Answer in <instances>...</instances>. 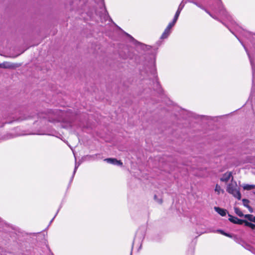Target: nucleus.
<instances>
[{"instance_id":"nucleus-1","label":"nucleus","mask_w":255,"mask_h":255,"mask_svg":"<svg viewBox=\"0 0 255 255\" xmlns=\"http://www.w3.org/2000/svg\"><path fill=\"white\" fill-rule=\"evenodd\" d=\"M218 1L219 14L224 20L228 21L229 23L226 24L220 20V21L237 38L250 59L253 75L251 95L255 96V34L244 29L240 26L223 7L221 0Z\"/></svg>"},{"instance_id":"nucleus-2","label":"nucleus","mask_w":255,"mask_h":255,"mask_svg":"<svg viewBox=\"0 0 255 255\" xmlns=\"http://www.w3.org/2000/svg\"><path fill=\"white\" fill-rule=\"evenodd\" d=\"M141 75H146L147 79L151 80L152 82H155L156 84L159 86V83L157 81V76L156 73V70L155 65V59L152 60L151 65L145 68L144 70H142L140 72Z\"/></svg>"},{"instance_id":"nucleus-3","label":"nucleus","mask_w":255,"mask_h":255,"mask_svg":"<svg viewBox=\"0 0 255 255\" xmlns=\"http://www.w3.org/2000/svg\"><path fill=\"white\" fill-rule=\"evenodd\" d=\"M227 191L238 200L241 199V194L236 182H232L228 185Z\"/></svg>"},{"instance_id":"nucleus-4","label":"nucleus","mask_w":255,"mask_h":255,"mask_svg":"<svg viewBox=\"0 0 255 255\" xmlns=\"http://www.w3.org/2000/svg\"><path fill=\"white\" fill-rule=\"evenodd\" d=\"M104 161H106L107 163L112 164L113 165H116L118 166H122L123 165V163L121 160H118L116 158H108L104 159Z\"/></svg>"},{"instance_id":"nucleus-5","label":"nucleus","mask_w":255,"mask_h":255,"mask_svg":"<svg viewBox=\"0 0 255 255\" xmlns=\"http://www.w3.org/2000/svg\"><path fill=\"white\" fill-rule=\"evenodd\" d=\"M228 216L229 217V220L234 224H238V225H242L244 222H245V220L240 219L238 218L237 217H234L229 214H228Z\"/></svg>"},{"instance_id":"nucleus-6","label":"nucleus","mask_w":255,"mask_h":255,"mask_svg":"<svg viewBox=\"0 0 255 255\" xmlns=\"http://www.w3.org/2000/svg\"><path fill=\"white\" fill-rule=\"evenodd\" d=\"M61 114H63L61 111H56L54 113V119H49V121L50 122H61V119L59 117L60 115H61Z\"/></svg>"},{"instance_id":"nucleus-7","label":"nucleus","mask_w":255,"mask_h":255,"mask_svg":"<svg viewBox=\"0 0 255 255\" xmlns=\"http://www.w3.org/2000/svg\"><path fill=\"white\" fill-rule=\"evenodd\" d=\"M185 3L183 1H182L180 4H179L178 8L177 9V10L176 11L175 15L174 16V19L175 20H177L180 14L181 11H182V9L184 7Z\"/></svg>"},{"instance_id":"nucleus-8","label":"nucleus","mask_w":255,"mask_h":255,"mask_svg":"<svg viewBox=\"0 0 255 255\" xmlns=\"http://www.w3.org/2000/svg\"><path fill=\"white\" fill-rule=\"evenodd\" d=\"M190 2H192L195 4L198 7H200V8L204 10L207 13H208L211 17H212L213 18L218 20V19L217 18V17L213 16L209 11H208L207 9H206L201 4H199V3L194 1H190Z\"/></svg>"},{"instance_id":"nucleus-9","label":"nucleus","mask_w":255,"mask_h":255,"mask_svg":"<svg viewBox=\"0 0 255 255\" xmlns=\"http://www.w3.org/2000/svg\"><path fill=\"white\" fill-rule=\"evenodd\" d=\"M214 210L222 217H224L226 215L227 210L226 209H224L218 207H215Z\"/></svg>"},{"instance_id":"nucleus-10","label":"nucleus","mask_w":255,"mask_h":255,"mask_svg":"<svg viewBox=\"0 0 255 255\" xmlns=\"http://www.w3.org/2000/svg\"><path fill=\"white\" fill-rule=\"evenodd\" d=\"M95 2H96L101 9V11H104L105 12H107V10L106 9V7L105 6L104 0H94Z\"/></svg>"},{"instance_id":"nucleus-11","label":"nucleus","mask_w":255,"mask_h":255,"mask_svg":"<svg viewBox=\"0 0 255 255\" xmlns=\"http://www.w3.org/2000/svg\"><path fill=\"white\" fill-rule=\"evenodd\" d=\"M232 176V172H226L225 173L222 177L220 178L221 181L223 182H227L229 180L231 177Z\"/></svg>"},{"instance_id":"nucleus-12","label":"nucleus","mask_w":255,"mask_h":255,"mask_svg":"<svg viewBox=\"0 0 255 255\" xmlns=\"http://www.w3.org/2000/svg\"><path fill=\"white\" fill-rule=\"evenodd\" d=\"M170 33V30L167 28H165V29L164 30V32H163L162 34L161 35V36L160 37V39H163L167 38L168 37V36L169 35Z\"/></svg>"},{"instance_id":"nucleus-13","label":"nucleus","mask_w":255,"mask_h":255,"mask_svg":"<svg viewBox=\"0 0 255 255\" xmlns=\"http://www.w3.org/2000/svg\"><path fill=\"white\" fill-rule=\"evenodd\" d=\"M12 67L13 66L11 65V64L8 62H3L2 63H0V68H9Z\"/></svg>"},{"instance_id":"nucleus-14","label":"nucleus","mask_w":255,"mask_h":255,"mask_svg":"<svg viewBox=\"0 0 255 255\" xmlns=\"http://www.w3.org/2000/svg\"><path fill=\"white\" fill-rule=\"evenodd\" d=\"M215 191L217 192L218 195H219L221 193H223L224 192V190L222 189L220 186H219L218 184H216L215 188Z\"/></svg>"},{"instance_id":"nucleus-15","label":"nucleus","mask_w":255,"mask_h":255,"mask_svg":"<svg viewBox=\"0 0 255 255\" xmlns=\"http://www.w3.org/2000/svg\"><path fill=\"white\" fill-rule=\"evenodd\" d=\"M243 188L246 190H250L255 188V185H250V184H244L243 186Z\"/></svg>"},{"instance_id":"nucleus-16","label":"nucleus","mask_w":255,"mask_h":255,"mask_svg":"<svg viewBox=\"0 0 255 255\" xmlns=\"http://www.w3.org/2000/svg\"><path fill=\"white\" fill-rule=\"evenodd\" d=\"M234 211L235 213L240 217H244V215L241 211V210L238 207H234Z\"/></svg>"},{"instance_id":"nucleus-17","label":"nucleus","mask_w":255,"mask_h":255,"mask_svg":"<svg viewBox=\"0 0 255 255\" xmlns=\"http://www.w3.org/2000/svg\"><path fill=\"white\" fill-rule=\"evenodd\" d=\"M126 35L129 38L130 41L132 42L134 44L136 45L137 44H139V42H138L137 40H136L132 36H131L130 35L128 34L127 33H125Z\"/></svg>"},{"instance_id":"nucleus-18","label":"nucleus","mask_w":255,"mask_h":255,"mask_svg":"<svg viewBox=\"0 0 255 255\" xmlns=\"http://www.w3.org/2000/svg\"><path fill=\"white\" fill-rule=\"evenodd\" d=\"M176 21H177V20H175L173 18L172 21L170 22L168 24V25H167V26L166 27V28L170 30V29L174 25V24H175Z\"/></svg>"},{"instance_id":"nucleus-19","label":"nucleus","mask_w":255,"mask_h":255,"mask_svg":"<svg viewBox=\"0 0 255 255\" xmlns=\"http://www.w3.org/2000/svg\"><path fill=\"white\" fill-rule=\"evenodd\" d=\"M244 217L245 218L247 219L250 221L253 222V219L255 216H253V215L251 214H247L245 215Z\"/></svg>"},{"instance_id":"nucleus-20","label":"nucleus","mask_w":255,"mask_h":255,"mask_svg":"<svg viewBox=\"0 0 255 255\" xmlns=\"http://www.w3.org/2000/svg\"><path fill=\"white\" fill-rule=\"evenodd\" d=\"M242 201H243V205L246 207H247L249 205V201L248 200V199H243L242 200Z\"/></svg>"},{"instance_id":"nucleus-21","label":"nucleus","mask_w":255,"mask_h":255,"mask_svg":"<svg viewBox=\"0 0 255 255\" xmlns=\"http://www.w3.org/2000/svg\"><path fill=\"white\" fill-rule=\"evenodd\" d=\"M80 165V163H77L76 162L75 163V168H74V171H73V175H72V178H73L76 171H77V168H78L79 166Z\"/></svg>"},{"instance_id":"nucleus-22","label":"nucleus","mask_w":255,"mask_h":255,"mask_svg":"<svg viewBox=\"0 0 255 255\" xmlns=\"http://www.w3.org/2000/svg\"><path fill=\"white\" fill-rule=\"evenodd\" d=\"M244 223H245V225L246 226L249 227H250V225L251 224V222H249L246 221L245 220V222Z\"/></svg>"},{"instance_id":"nucleus-23","label":"nucleus","mask_w":255,"mask_h":255,"mask_svg":"<svg viewBox=\"0 0 255 255\" xmlns=\"http://www.w3.org/2000/svg\"><path fill=\"white\" fill-rule=\"evenodd\" d=\"M247 208L249 209V211L251 213H253V208L250 206L249 205Z\"/></svg>"},{"instance_id":"nucleus-24","label":"nucleus","mask_w":255,"mask_h":255,"mask_svg":"<svg viewBox=\"0 0 255 255\" xmlns=\"http://www.w3.org/2000/svg\"><path fill=\"white\" fill-rule=\"evenodd\" d=\"M217 232H218V233H220V234H222L223 235H224V234H225V232H224V231L221 230H217Z\"/></svg>"},{"instance_id":"nucleus-25","label":"nucleus","mask_w":255,"mask_h":255,"mask_svg":"<svg viewBox=\"0 0 255 255\" xmlns=\"http://www.w3.org/2000/svg\"><path fill=\"white\" fill-rule=\"evenodd\" d=\"M249 227L251 228L252 229H255V224H254L251 223V225H250Z\"/></svg>"},{"instance_id":"nucleus-26","label":"nucleus","mask_w":255,"mask_h":255,"mask_svg":"<svg viewBox=\"0 0 255 255\" xmlns=\"http://www.w3.org/2000/svg\"><path fill=\"white\" fill-rule=\"evenodd\" d=\"M224 235L225 236H227V237H232L230 234H229L228 233H225V234H224Z\"/></svg>"},{"instance_id":"nucleus-27","label":"nucleus","mask_w":255,"mask_h":255,"mask_svg":"<svg viewBox=\"0 0 255 255\" xmlns=\"http://www.w3.org/2000/svg\"><path fill=\"white\" fill-rule=\"evenodd\" d=\"M58 211H59V210H58V211H57V213H56V214H55V216H54V217H53V218H52V219L51 220L50 223H51V222L53 221V220H54V218L55 217V216H56L57 215V214H58Z\"/></svg>"},{"instance_id":"nucleus-28","label":"nucleus","mask_w":255,"mask_h":255,"mask_svg":"<svg viewBox=\"0 0 255 255\" xmlns=\"http://www.w3.org/2000/svg\"><path fill=\"white\" fill-rule=\"evenodd\" d=\"M246 249L250 250L251 247L249 245H247V247H245Z\"/></svg>"},{"instance_id":"nucleus-29","label":"nucleus","mask_w":255,"mask_h":255,"mask_svg":"<svg viewBox=\"0 0 255 255\" xmlns=\"http://www.w3.org/2000/svg\"><path fill=\"white\" fill-rule=\"evenodd\" d=\"M157 202L159 203H162V201L161 200H158Z\"/></svg>"},{"instance_id":"nucleus-30","label":"nucleus","mask_w":255,"mask_h":255,"mask_svg":"<svg viewBox=\"0 0 255 255\" xmlns=\"http://www.w3.org/2000/svg\"><path fill=\"white\" fill-rule=\"evenodd\" d=\"M253 222L255 223V216L254 217V218L253 219Z\"/></svg>"},{"instance_id":"nucleus-31","label":"nucleus","mask_w":255,"mask_h":255,"mask_svg":"<svg viewBox=\"0 0 255 255\" xmlns=\"http://www.w3.org/2000/svg\"><path fill=\"white\" fill-rule=\"evenodd\" d=\"M156 197H157V196L156 195H154V199H156Z\"/></svg>"},{"instance_id":"nucleus-32","label":"nucleus","mask_w":255,"mask_h":255,"mask_svg":"<svg viewBox=\"0 0 255 255\" xmlns=\"http://www.w3.org/2000/svg\"><path fill=\"white\" fill-rule=\"evenodd\" d=\"M135 240H136V239H134V241H133V242L132 243V245L134 244V242H135Z\"/></svg>"},{"instance_id":"nucleus-33","label":"nucleus","mask_w":255,"mask_h":255,"mask_svg":"<svg viewBox=\"0 0 255 255\" xmlns=\"http://www.w3.org/2000/svg\"><path fill=\"white\" fill-rule=\"evenodd\" d=\"M191 255H192V254H193V251H191Z\"/></svg>"},{"instance_id":"nucleus-34","label":"nucleus","mask_w":255,"mask_h":255,"mask_svg":"<svg viewBox=\"0 0 255 255\" xmlns=\"http://www.w3.org/2000/svg\"><path fill=\"white\" fill-rule=\"evenodd\" d=\"M132 254V251H131V253H130V255H131Z\"/></svg>"}]
</instances>
